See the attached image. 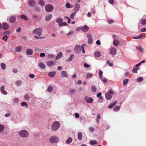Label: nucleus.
Here are the masks:
<instances>
[{"instance_id": "1", "label": "nucleus", "mask_w": 146, "mask_h": 146, "mask_svg": "<svg viewBox=\"0 0 146 146\" xmlns=\"http://www.w3.org/2000/svg\"><path fill=\"white\" fill-rule=\"evenodd\" d=\"M60 126V123L59 122L56 121L54 122L52 124L51 129L52 131H56L58 130Z\"/></svg>"}, {"instance_id": "2", "label": "nucleus", "mask_w": 146, "mask_h": 146, "mask_svg": "<svg viewBox=\"0 0 146 146\" xmlns=\"http://www.w3.org/2000/svg\"><path fill=\"white\" fill-rule=\"evenodd\" d=\"M43 29L41 27H38L36 28L32 31V33L35 35L39 36H41L42 34Z\"/></svg>"}, {"instance_id": "3", "label": "nucleus", "mask_w": 146, "mask_h": 146, "mask_svg": "<svg viewBox=\"0 0 146 146\" xmlns=\"http://www.w3.org/2000/svg\"><path fill=\"white\" fill-rule=\"evenodd\" d=\"M19 135L21 137H27L29 136V134L28 131L25 130L20 131L18 132Z\"/></svg>"}, {"instance_id": "4", "label": "nucleus", "mask_w": 146, "mask_h": 146, "mask_svg": "<svg viewBox=\"0 0 146 146\" xmlns=\"http://www.w3.org/2000/svg\"><path fill=\"white\" fill-rule=\"evenodd\" d=\"M45 11L47 12H51L53 10L54 7L51 5H47L45 6Z\"/></svg>"}, {"instance_id": "5", "label": "nucleus", "mask_w": 146, "mask_h": 146, "mask_svg": "<svg viewBox=\"0 0 146 146\" xmlns=\"http://www.w3.org/2000/svg\"><path fill=\"white\" fill-rule=\"evenodd\" d=\"M49 140L52 143H56L58 142L59 139L58 138L56 137L53 136L50 138Z\"/></svg>"}, {"instance_id": "6", "label": "nucleus", "mask_w": 146, "mask_h": 146, "mask_svg": "<svg viewBox=\"0 0 146 146\" xmlns=\"http://www.w3.org/2000/svg\"><path fill=\"white\" fill-rule=\"evenodd\" d=\"M81 48L79 45H77L74 48V51L75 53L78 54L81 52Z\"/></svg>"}, {"instance_id": "7", "label": "nucleus", "mask_w": 146, "mask_h": 146, "mask_svg": "<svg viewBox=\"0 0 146 146\" xmlns=\"http://www.w3.org/2000/svg\"><path fill=\"white\" fill-rule=\"evenodd\" d=\"M109 52L110 54L113 57L116 54L117 50L115 48L113 47L110 49Z\"/></svg>"}, {"instance_id": "8", "label": "nucleus", "mask_w": 146, "mask_h": 146, "mask_svg": "<svg viewBox=\"0 0 146 146\" xmlns=\"http://www.w3.org/2000/svg\"><path fill=\"white\" fill-rule=\"evenodd\" d=\"M87 37L88 38V42L89 44H92L93 42V38L92 35L88 34L87 35Z\"/></svg>"}, {"instance_id": "9", "label": "nucleus", "mask_w": 146, "mask_h": 146, "mask_svg": "<svg viewBox=\"0 0 146 146\" xmlns=\"http://www.w3.org/2000/svg\"><path fill=\"white\" fill-rule=\"evenodd\" d=\"M84 99L89 104L92 103L93 100L92 98H90L88 96H85L84 97Z\"/></svg>"}, {"instance_id": "10", "label": "nucleus", "mask_w": 146, "mask_h": 146, "mask_svg": "<svg viewBox=\"0 0 146 146\" xmlns=\"http://www.w3.org/2000/svg\"><path fill=\"white\" fill-rule=\"evenodd\" d=\"M38 66L42 69H44L46 68L45 64L42 62H39L38 64Z\"/></svg>"}, {"instance_id": "11", "label": "nucleus", "mask_w": 146, "mask_h": 146, "mask_svg": "<svg viewBox=\"0 0 146 146\" xmlns=\"http://www.w3.org/2000/svg\"><path fill=\"white\" fill-rule=\"evenodd\" d=\"M56 63V61L51 60L47 62L46 63V64L48 66H51V65H55Z\"/></svg>"}, {"instance_id": "12", "label": "nucleus", "mask_w": 146, "mask_h": 146, "mask_svg": "<svg viewBox=\"0 0 146 146\" xmlns=\"http://www.w3.org/2000/svg\"><path fill=\"white\" fill-rule=\"evenodd\" d=\"M5 88V86L2 85L0 87V90L1 93L7 95V92L4 90Z\"/></svg>"}, {"instance_id": "13", "label": "nucleus", "mask_w": 146, "mask_h": 146, "mask_svg": "<svg viewBox=\"0 0 146 146\" xmlns=\"http://www.w3.org/2000/svg\"><path fill=\"white\" fill-rule=\"evenodd\" d=\"M29 5L31 7H34L35 4V2L34 0H29L28 1Z\"/></svg>"}, {"instance_id": "14", "label": "nucleus", "mask_w": 146, "mask_h": 146, "mask_svg": "<svg viewBox=\"0 0 146 146\" xmlns=\"http://www.w3.org/2000/svg\"><path fill=\"white\" fill-rule=\"evenodd\" d=\"M2 27L4 30H7L9 28V25L7 23H3Z\"/></svg>"}, {"instance_id": "15", "label": "nucleus", "mask_w": 146, "mask_h": 146, "mask_svg": "<svg viewBox=\"0 0 146 146\" xmlns=\"http://www.w3.org/2000/svg\"><path fill=\"white\" fill-rule=\"evenodd\" d=\"M52 15L51 14H49L46 15L45 17V20L47 21H50L52 19Z\"/></svg>"}, {"instance_id": "16", "label": "nucleus", "mask_w": 146, "mask_h": 146, "mask_svg": "<svg viewBox=\"0 0 146 146\" xmlns=\"http://www.w3.org/2000/svg\"><path fill=\"white\" fill-rule=\"evenodd\" d=\"M26 53L28 55H32L33 54V50L31 49H28L26 50Z\"/></svg>"}, {"instance_id": "17", "label": "nucleus", "mask_w": 146, "mask_h": 146, "mask_svg": "<svg viewBox=\"0 0 146 146\" xmlns=\"http://www.w3.org/2000/svg\"><path fill=\"white\" fill-rule=\"evenodd\" d=\"M80 8V5L78 4H76L74 7V10L75 11L77 12L79 11Z\"/></svg>"}, {"instance_id": "18", "label": "nucleus", "mask_w": 146, "mask_h": 146, "mask_svg": "<svg viewBox=\"0 0 146 146\" xmlns=\"http://www.w3.org/2000/svg\"><path fill=\"white\" fill-rule=\"evenodd\" d=\"M82 29L84 32H87L89 29V28L86 25H85L82 28Z\"/></svg>"}, {"instance_id": "19", "label": "nucleus", "mask_w": 146, "mask_h": 146, "mask_svg": "<svg viewBox=\"0 0 146 146\" xmlns=\"http://www.w3.org/2000/svg\"><path fill=\"white\" fill-rule=\"evenodd\" d=\"M22 49V47L21 46L16 47L15 48V50L17 52H20Z\"/></svg>"}, {"instance_id": "20", "label": "nucleus", "mask_w": 146, "mask_h": 146, "mask_svg": "<svg viewBox=\"0 0 146 146\" xmlns=\"http://www.w3.org/2000/svg\"><path fill=\"white\" fill-rule=\"evenodd\" d=\"M56 72L55 71H52L48 73V76L51 78H53L54 77Z\"/></svg>"}, {"instance_id": "21", "label": "nucleus", "mask_w": 146, "mask_h": 146, "mask_svg": "<svg viewBox=\"0 0 146 146\" xmlns=\"http://www.w3.org/2000/svg\"><path fill=\"white\" fill-rule=\"evenodd\" d=\"M74 56V54H71L70 56L66 60V61L67 62H68L71 61L72 60Z\"/></svg>"}, {"instance_id": "22", "label": "nucleus", "mask_w": 146, "mask_h": 146, "mask_svg": "<svg viewBox=\"0 0 146 146\" xmlns=\"http://www.w3.org/2000/svg\"><path fill=\"white\" fill-rule=\"evenodd\" d=\"M105 98L108 100H110L111 99L112 96L109 93H106L105 94Z\"/></svg>"}, {"instance_id": "23", "label": "nucleus", "mask_w": 146, "mask_h": 146, "mask_svg": "<svg viewBox=\"0 0 146 146\" xmlns=\"http://www.w3.org/2000/svg\"><path fill=\"white\" fill-rule=\"evenodd\" d=\"M9 20L11 23H13L16 21V18L15 17L12 16L10 17Z\"/></svg>"}, {"instance_id": "24", "label": "nucleus", "mask_w": 146, "mask_h": 146, "mask_svg": "<svg viewBox=\"0 0 146 146\" xmlns=\"http://www.w3.org/2000/svg\"><path fill=\"white\" fill-rule=\"evenodd\" d=\"M120 43V42L117 40L115 39L113 41V44L115 46H117Z\"/></svg>"}, {"instance_id": "25", "label": "nucleus", "mask_w": 146, "mask_h": 146, "mask_svg": "<svg viewBox=\"0 0 146 146\" xmlns=\"http://www.w3.org/2000/svg\"><path fill=\"white\" fill-rule=\"evenodd\" d=\"M62 56V54L61 52H59L56 57V60H57L60 58Z\"/></svg>"}, {"instance_id": "26", "label": "nucleus", "mask_w": 146, "mask_h": 146, "mask_svg": "<svg viewBox=\"0 0 146 146\" xmlns=\"http://www.w3.org/2000/svg\"><path fill=\"white\" fill-rule=\"evenodd\" d=\"M140 21L143 25L146 24V19L141 18L140 19Z\"/></svg>"}, {"instance_id": "27", "label": "nucleus", "mask_w": 146, "mask_h": 146, "mask_svg": "<svg viewBox=\"0 0 146 146\" xmlns=\"http://www.w3.org/2000/svg\"><path fill=\"white\" fill-rule=\"evenodd\" d=\"M94 55L95 56L98 57L101 56V54L99 52L96 51L94 53Z\"/></svg>"}, {"instance_id": "28", "label": "nucleus", "mask_w": 146, "mask_h": 146, "mask_svg": "<svg viewBox=\"0 0 146 146\" xmlns=\"http://www.w3.org/2000/svg\"><path fill=\"white\" fill-rule=\"evenodd\" d=\"M117 103V101L116 100L114 101L113 103L111 104L109 106H108V107L110 108H112Z\"/></svg>"}, {"instance_id": "29", "label": "nucleus", "mask_w": 146, "mask_h": 146, "mask_svg": "<svg viewBox=\"0 0 146 146\" xmlns=\"http://www.w3.org/2000/svg\"><path fill=\"white\" fill-rule=\"evenodd\" d=\"M68 25L67 23L65 22H62L58 24V26L60 27H61L64 26H67Z\"/></svg>"}, {"instance_id": "30", "label": "nucleus", "mask_w": 146, "mask_h": 146, "mask_svg": "<svg viewBox=\"0 0 146 146\" xmlns=\"http://www.w3.org/2000/svg\"><path fill=\"white\" fill-rule=\"evenodd\" d=\"M22 84L21 81V80H19L16 81L15 82V84L16 86H20Z\"/></svg>"}, {"instance_id": "31", "label": "nucleus", "mask_w": 146, "mask_h": 146, "mask_svg": "<svg viewBox=\"0 0 146 146\" xmlns=\"http://www.w3.org/2000/svg\"><path fill=\"white\" fill-rule=\"evenodd\" d=\"M38 4L41 6H43L45 5L44 2L42 0H40L38 1Z\"/></svg>"}, {"instance_id": "32", "label": "nucleus", "mask_w": 146, "mask_h": 146, "mask_svg": "<svg viewBox=\"0 0 146 146\" xmlns=\"http://www.w3.org/2000/svg\"><path fill=\"white\" fill-rule=\"evenodd\" d=\"M0 65L1 68L3 70H4L5 69L6 66L5 63H1Z\"/></svg>"}, {"instance_id": "33", "label": "nucleus", "mask_w": 146, "mask_h": 146, "mask_svg": "<svg viewBox=\"0 0 146 146\" xmlns=\"http://www.w3.org/2000/svg\"><path fill=\"white\" fill-rule=\"evenodd\" d=\"M136 48L137 49L139 50L141 52H143L144 51L143 48L140 46L137 47Z\"/></svg>"}, {"instance_id": "34", "label": "nucleus", "mask_w": 146, "mask_h": 146, "mask_svg": "<svg viewBox=\"0 0 146 146\" xmlns=\"http://www.w3.org/2000/svg\"><path fill=\"white\" fill-rule=\"evenodd\" d=\"M143 80V77H139L137 78V81L138 82H140L142 81Z\"/></svg>"}, {"instance_id": "35", "label": "nucleus", "mask_w": 146, "mask_h": 146, "mask_svg": "<svg viewBox=\"0 0 146 146\" xmlns=\"http://www.w3.org/2000/svg\"><path fill=\"white\" fill-rule=\"evenodd\" d=\"M78 138L79 140H80L82 139V134L81 132H79L78 133Z\"/></svg>"}, {"instance_id": "36", "label": "nucleus", "mask_w": 146, "mask_h": 146, "mask_svg": "<svg viewBox=\"0 0 146 146\" xmlns=\"http://www.w3.org/2000/svg\"><path fill=\"white\" fill-rule=\"evenodd\" d=\"M98 143V142L97 141L92 140L89 142V143L90 145L96 144Z\"/></svg>"}, {"instance_id": "37", "label": "nucleus", "mask_w": 146, "mask_h": 146, "mask_svg": "<svg viewBox=\"0 0 146 146\" xmlns=\"http://www.w3.org/2000/svg\"><path fill=\"white\" fill-rule=\"evenodd\" d=\"M61 76L66 77H68V76L67 75V73L66 71H63L61 72Z\"/></svg>"}, {"instance_id": "38", "label": "nucleus", "mask_w": 146, "mask_h": 146, "mask_svg": "<svg viewBox=\"0 0 146 146\" xmlns=\"http://www.w3.org/2000/svg\"><path fill=\"white\" fill-rule=\"evenodd\" d=\"M72 141V139L71 137H69L66 141V143L67 144L70 143Z\"/></svg>"}, {"instance_id": "39", "label": "nucleus", "mask_w": 146, "mask_h": 146, "mask_svg": "<svg viewBox=\"0 0 146 146\" xmlns=\"http://www.w3.org/2000/svg\"><path fill=\"white\" fill-rule=\"evenodd\" d=\"M93 76V74L90 73H88L86 74V78H91Z\"/></svg>"}, {"instance_id": "40", "label": "nucleus", "mask_w": 146, "mask_h": 146, "mask_svg": "<svg viewBox=\"0 0 146 146\" xmlns=\"http://www.w3.org/2000/svg\"><path fill=\"white\" fill-rule=\"evenodd\" d=\"M91 89L92 92H95L96 91V88L94 85L91 86Z\"/></svg>"}, {"instance_id": "41", "label": "nucleus", "mask_w": 146, "mask_h": 146, "mask_svg": "<svg viewBox=\"0 0 146 146\" xmlns=\"http://www.w3.org/2000/svg\"><path fill=\"white\" fill-rule=\"evenodd\" d=\"M63 21V20L62 18H58L56 20V22L58 23V24L62 22Z\"/></svg>"}, {"instance_id": "42", "label": "nucleus", "mask_w": 146, "mask_h": 146, "mask_svg": "<svg viewBox=\"0 0 146 146\" xmlns=\"http://www.w3.org/2000/svg\"><path fill=\"white\" fill-rule=\"evenodd\" d=\"M129 80L128 79H126L123 81V85L124 86L126 85L127 84Z\"/></svg>"}, {"instance_id": "43", "label": "nucleus", "mask_w": 146, "mask_h": 146, "mask_svg": "<svg viewBox=\"0 0 146 146\" xmlns=\"http://www.w3.org/2000/svg\"><path fill=\"white\" fill-rule=\"evenodd\" d=\"M66 7L67 8L69 9L70 8H72L73 7V6L72 5L71 7L69 3H67L66 4Z\"/></svg>"}, {"instance_id": "44", "label": "nucleus", "mask_w": 146, "mask_h": 146, "mask_svg": "<svg viewBox=\"0 0 146 146\" xmlns=\"http://www.w3.org/2000/svg\"><path fill=\"white\" fill-rule=\"evenodd\" d=\"M21 104L22 106L23 107L25 106L27 108L28 107L27 104V103L25 102H22L21 103Z\"/></svg>"}, {"instance_id": "45", "label": "nucleus", "mask_w": 146, "mask_h": 146, "mask_svg": "<svg viewBox=\"0 0 146 146\" xmlns=\"http://www.w3.org/2000/svg\"><path fill=\"white\" fill-rule=\"evenodd\" d=\"M52 86H50L48 88L47 91L49 92H51L52 91Z\"/></svg>"}, {"instance_id": "46", "label": "nucleus", "mask_w": 146, "mask_h": 146, "mask_svg": "<svg viewBox=\"0 0 146 146\" xmlns=\"http://www.w3.org/2000/svg\"><path fill=\"white\" fill-rule=\"evenodd\" d=\"M120 109V107L117 106L114 108L113 110L115 111H118Z\"/></svg>"}, {"instance_id": "47", "label": "nucleus", "mask_w": 146, "mask_h": 146, "mask_svg": "<svg viewBox=\"0 0 146 146\" xmlns=\"http://www.w3.org/2000/svg\"><path fill=\"white\" fill-rule=\"evenodd\" d=\"M21 19H24L25 20H27L28 19V18L24 15H21Z\"/></svg>"}, {"instance_id": "48", "label": "nucleus", "mask_w": 146, "mask_h": 146, "mask_svg": "<svg viewBox=\"0 0 146 146\" xmlns=\"http://www.w3.org/2000/svg\"><path fill=\"white\" fill-rule=\"evenodd\" d=\"M34 37L35 38L37 39H41L42 38H44L45 37V36L44 37H40L37 36H35Z\"/></svg>"}, {"instance_id": "49", "label": "nucleus", "mask_w": 146, "mask_h": 146, "mask_svg": "<svg viewBox=\"0 0 146 146\" xmlns=\"http://www.w3.org/2000/svg\"><path fill=\"white\" fill-rule=\"evenodd\" d=\"M103 74V72L101 70H100L99 72V78L100 79H102V75Z\"/></svg>"}, {"instance_id": "50", "label": "nucleus", "mask_w": 146, "mask_h": 146, "mask_svg": "<svg viewBox=\"0 0 146 146\" xmlns=\"http://www.w3.org/2000/svg\"><path fill=\"white\" fill-rule=\"evenodd\" d=\"M47 56L48 58L52 59L55 57V55L51 54H48L47 55Z\"/></svg>"}, {"instance_id": "51", "label": "nucleus", "mask_w": 146, "mask_h": 146, "mask_svg": "<svg viewBox=\"0 0 146 146\" xmlns=\"http://www.w3.org/2000/svg\"><path fill=\"white\" fill-rule=\"evenodd\" d=\"M74 33L73 31H69L67 34V36H68L72 35Z\"/></svg>"}, {"instance_id": "52", "label": "nucleus", "mask_w": 146, "mask_h": 146, "mask_svg": "<svg viewBox=\"0 0 146 146\" xmlns=\"http://www.w3.org/2000/svg\"><path fill=\"white\" fill-rule=\"evenodd\" d=\"M142 37V34H141L139 35L138 36L134 37H133V38L135 39H139L141 38Z\"/></svg>"}, {"instance_id": "53", "label": "nucleus", "mask_w": 146, "mask_h": 146, "mask_svg": "<svg viewBox=\"0 0 146 146\" xmlns=\"http://www.w3.org/2000/svg\"><path fill=\"white\" fill-rule=\"evenodd\" d=\"M41 50L38 48H36L35 49V51L36 53H38L41 51Z\"/></svg>"}, {"instance_id": "54", "label": "nucleus", "mask_w": 146, "mask_h": 146, "mask_svg": "<svg viewBox=\"0 0 146 146\" xmlns=\"http://www.w3.org/2000/svg\"><path fill=\"white\" fill-rule=\"evenodd\" d=\"M69 92L71 94H74L76 93V91L75 90L72 89L69 91Z\"/></svg>"}, {"instance_id": "55", "label": "nucleus", "mask_w": 146, "mask_h": 146, "mask_svg": "<svg viewBox=\"0 0 146 146\" xmlns=\"http://www.w3.org/2000/svg\"><path fill=\"white\" fill-rule=\"evenodd\" d=\"M25 98L27 100H29L30 98V97L29 95L28 94L25 95Z\"/></svg>"}, {"instance_id": "56", "label": "nucleus", "mask_w": 146, "mask_h": 146, "mask_svg": "<svg viewBox=\"0 0 146 146\" xmlns=\"http://www.w3.org/2000/svg\"><path fill=\"white\" fill-rule=\"evenodd\" d=\"M100 118V116L99 114H98L97 115V121L98 123H99V119Z\"/></svg>"}, {"instance_id": "57", "label": "nucleus", "mask_w": 146, "mask_h": 146, "mask_svg": "<svg viewBox=\"0 0 146 146\" xmlns=\"http://www.w3.org/2000/svg\"><path fill=\"white\" fill-rule=\"evenodd\" d=\"M4 127L2 125L0 124V132L4 130Z\"/></svg>"}, {"instance_id": "58", "label": "nucleus", "mask_w": 146, "mask_h": 146, "mask_svg": "<svg viewBox=\"0 0 146 146\" xmlns=\"http://www.w3.org/2000/svg\"><path fill=\"white\" fill-rule=\"evenodd\" d=\"M76 13V12H74L72 13L70 15V17L71 19H73L74 18V16Z\"/></svg>"}, {"instance_id": "59", "label": "nucleus", "mask_w": 146, "mask_h": 146, "mask_svg": "<svg viewBox=\"0 0 146 146\" xmlns=\"http://www.w3.org/2000/svg\"><path fill=\"white\" fill-rule=\"evenodd\" d=\"M137 69L136 67L133 68L132 70V72L133 73H136L137 72Z\"/></svg>"}, {"instance_id": "60", "label": "nucleus", "mask_w": 146, "mask_h": 146, "mask_svg": "<svg viewBox=\"0 0 146 146\" xmlns=\"http://www.w3.org/2000/svg\"><path fill=\"white\" fill-rule=\"evenodd\" d=\"M11 114V112H9V113H6L5 115V116L6 117H8L10 116Z\"/></svg>"}, {"instance_id": "61", "label": "nucleus", "mask_w": 146, "mask_h": 146, "mask_svg": "<svg viewBox=\"0 0 146 146\" xmlns=\"http://www.w3.org/2000/svg\"><path fill=\"white\" fill-rule=\"evenodd\" d=\"M13 100L14 102L18 103V99L17 98H13Z\"/></svg>"}, {"instance_id": "62", "label": "nucleus", "mask_w": 146, "mask_h": 146, "mask_svg": "<svg viewBox=\"0 0 146 146\" xmlns=\"http://www.w3.org/2000/svg\"><path fill=\"white\" fill-rule=\"evenodd\" d=\"M106 63L107 64H108L110 66H112L113 64L111 63H110L109 60H107L106 61Z\"/></svg>"}, {"instance_id": "63", "label": "nucleus", "mask_w": 146, "mask_h": 146, "mask_svg": "<svg viewBox=\"0 0 146 146\" xmlns=\"http://www.w3.org/2000/svg\"><path fill=\"white\" fill-rule=\"evenodd\" d=\"M29 77L31 78H33L35 77V75L33 74H30L29 75Z\"/></svg>"}, {"instance_id": "64", "label": "nucleus", "mask_w": 146, "mask_h": 146, "mask_svg": "<svg viewBox=\"0 0 146 146\" xmlns=\"http://www.w3.org/2000/svg\"><path fill=\"white\" fill-rule=\"evenodd\" d=\"M99 99L100 100L99 101V102L100 103H102L103 102V97L102 96L99 98Z\"/></svg>"}]
</instances>
